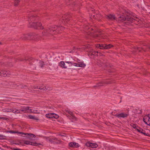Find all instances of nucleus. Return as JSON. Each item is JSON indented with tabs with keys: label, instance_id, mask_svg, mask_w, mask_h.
<instances>
[{
	"label": "nucleus",
	"instance_id": "nucleus-1",
	"mask_svg": "<svg viewBox=\"0 0 150 150\" xmlns=\"http://www.w3.org/2000/svg\"><path fill=\"white\" fill-rule=\"evenodd\" d=\"M64 29L62 26L54 25L50 27L48 29L44 30L42 32V35L49 37L61 33Z\"/></svg>",
	"mask_w": 150,
	"mask_h": 150
},
{
	"label": "nucleus",
	"instance_id": "nucleus-2",
	"mask_svg": "<svg viewBox=\"0 0 150 150\" xmlns=\"http://www.w3.org/2000/svg\"><path fill=\"white\" fill-rule=\"evenodd\" d=\"M39 18L38 17L36 16L30 15L28 17V21L29 22L31 21V23L29 22L30 25H29V27L33 28L35 29H42L43 28V27L42 26V25L40 22H35L33 21H36L38 20Z\"/></svg>",
	"mask_w": 150,
	"mask_h": 150
},
{
	"label": "nucleus",
	"instance_id": "nucleus-3",
	"mask_svg": "<svg viewBox=\"0 0 150 150\" xmlns=\"http://www.w3.org/2000/svg\"><path fill=\"white\" fill-rule=\"evenodd\" d=\"M137 18L132 12L127 11L125 12L124 15H122L118 18V20L120 22L127 21L132 22L133 20H135V18Z\"/></svg>",
	"mask_w": 150,
	"mask_h": 150
},
{
	"label": "nucleus",
	"instance_id": "nucleus-4",
	"mask_svg": "<svg viewBox=\"0 0 150 150\" xmlns=\"http://www.w3.org/2000/svg\"><path fill=\"white\" fill-rule=\"evenodd\" d=\"M20 39L23 40H34L35 38L33 35L31 34H23L20 38Z\"/></svg>",
	"mask_w": 150,
	"mask_h": 150
},
{
	"label": "nucleus",
	"instance_id": "nucleus-5",
	"mask_svg": "<svg viewBox=\"0 0 150 150\" xmlns=\"http://www.w3.org/2000/svg\"><path fill=\"white\" fill-rule=\"evenodd\" d=\"M33 60V59L32 57H25L24 59H23L22 58H18L16 59V62L22 61H25V62L28 61L30 62V64H33L32 63Z\"/></svg>",
	"mask_w": 150,
	"mask_h": 150
},
{
	"label": "nucleus",
	"instance_id": "nucleus-6",
	"mask_svg": "<svg viewBox=\"0 0 150 150\" xmlns=\"http://www.w3.org/2000/svg\"><path fill=\"white\" fill-rule=\"evenodd\" d=\"M70 16L69 15H64L62 16V22L64 23H68L70 19L69 18Z\"/></svg>",
	"mask_w": 150,
	"mask_h": 150
},
{
	"label": "nucleus",
	"instance_id": "nucleus-7",
	"mask_svg": "<svg viewBox=\"0 0 150 150\" xmlns=\"http://www.w3.org/2000/svg\"><path fill=\"white\" fill-rule=\"evenodd\" d=\"M129 115V114L128 113L121 112L119 114H116L115 115V116L118 118H125L127 117Z\"/></svg>",
	"mask_w": 150,
	"mask_h": 150
},
{
	"label": "nucleus",
	"instance_id": "nucleus-8",
	"mask_svg": "<svg viewBox=\"0 0 150 150\" xmlns=\"http://www.w3.org/2000/svg\"><path fill=\"white\" fill-rule=\"evenodd\" d=\"M86 145L92 148H96L98 146V145L97 144L91 143L90 142H87L86 144Z\"/></svg>",
	"mask_w": 150,
	"mask_h": 150
},
{
	"label": "nucleus",
	"instance_id": "nucleus-9",
	"mask_svg": "<svg viewBox=\"0 0 150 150\" xmlns=\"http://www.w3.org/2000/svg\"><path fill=\"white\" fill-rule=\"evenodd\" d=\"M47 139L50 142H55L57 143H60V140H58L55 137H54L52 138H50L47 137Z\"/></svg>",
	"mask_w": 150,
	"mask_h": 150
},
{
	"label": "nucleus",
	"instance_id": "nucleus-10",
	"mask_svg": "<svg viewBox=\"0 0 150 150\" xmlns=\"http://www.w3.org/2000/svg\"><path fill=\"white\" fill-rule=\"evenodd\" d=\"M21 135V136H22L23 135H26V137L27 138H29V139H31V138H29L30 137H35V135L32 134H28L27 133H25L23 132H20L19 133Z\"/></svg>",
	"mask_w": 150,
	"mask_h": 150
},
{
	"label": "nucleus",
	"instance_id": "nucleus-11",
	"mask_svg": "<svg viewBox=\"0 0 150 150\" xmlns=\"http://www.w3.org/2000/svg\"><path fill=\"white\" fill-rule=\"evenodd\" d=\"M116 18L114 15L111 14H109L107 16V18L109 20L113 21L116 20Z\"/></svg>",
	"mask_w": 150,
	"mask_h": 150
},
{
	"label": "nucleus",
	"instance_id": "nucleus-12",
	"mask_svg": "<svg viewBox=\"0 0 150 150\" xmlns=\"http://www.w3.org/2000/svg\"><path fill=\"white\" fill-rule=\"evenodd\" d=\"M9 73L8 71H7L4 70H1L0 71V75L1 76L6 77L9 75Z\"/></svg>",
	"mask_w": 150,
	"mask_h": 150
},
{
	"label": "nucleus",
	"instance_id": "nucleus-13",
	"mask_svg": "<svg viewBox=\"0 0 150 150\" xmlns=\"http://www.w3.org/2000/svg\"><path fill=\"white\" fill-rule=\"evenodd\" d=\"M70 147H79V144L75 142H71L69 144Z\"/></svg>",
	"mask_w": 150,
	"mask_h": 150
},
{
	"label": "nucleus",
	"instance_id": "nucleus-14",
	"mask_svg": "<svg viewBox=\"0 0 150 150\" xmlns=\"http://www.w3.org/2000/svg\"><path fill=\"white\" fill-rule=\"evenodd\" d=\"M24 144L27 145L30 144L33 146L35 145L36 146H38V144H37L35 142L33 143L28 141H25Z\"/></svg>",
	"mask_w": 150,
	"mask_h": 150
},
{
	"label": "nucleus",
	"instance_id": "nucleus-15",
	"mask_svg": "<svg viewBox=\"0 0 150 150\" xmlns=\"http://www.w3.org/2000/svg\"><path fill=\"white\" fill-rule=\"evenodd\" d=\"M149 49L150 50V47H149L148 48L146 49H145V48L144 47H136V50H138L139 52L141 51V50H143L145 52H146L148 51Z\"/></svg>",
	"mask_w": 150,
	"mask_h": 150
},
{
	"label": "nucleus",
	"instance_id": "nucleus-16",
	"mask_svg": "<svg viewBox=\"0 0 150 150\" xmlns=\"http://www.w3.org/2000/svg\"><path fill=\"white\" fill-rule=\"evenodd\" d=\"M21 110L25 112L26 111L31 112V110L29 109V107L28 106H24L22 108Z\"/></svg>",
	"mask_w": 150,
	"mask_h": 150
},
{
	"label": "nucleus",
	"instance_id": "nucleus-17",
	"mask_svg": "<svg viewBox=\"0 0 150 150\" xmlns=\"http://www.w3.org/2000/svg\"><path fill=\"white\" fill-rule=\"evenodd\" d=\"M98 52L93 51L89 52L88 53V55L89 56H97L98 54Z\"/></svg>",
	"mask_w": 150,
	"mask_h": 150
},
{
	"label": "nucleus",
	"instance_id": "nucleus-18",
	"mask_svg": "<svg viewBox=\"0 0 150 150\" xmlns=\"http://www.w3.org/2000/svg\"><path fill=\"white\" fill-rule=\"evenodd\" d=\"M59 65L62 68H66L67 67L65 66V64L64 61H61L59 64Z\"/></svg>",
	"mask_w": 150,
	"mask_h": 150
},
{
	"label": "nucleus",
	"instance_id": "nucleus-19",
	"mask_svg": "<svg viewBox=\"0 0 150 150\" xmlns=\"http://www.w3.org/2000/svg\"><path fill=\"white\" fill-rule=\"evenodd\" d=\"M106 81H101L100 82L98 83V84H97L96 85L94 86V87H99L101 86H103V84L105 83V84Z\"/></svg>",
	"mask_w": 150,
	"mask_h": 150
},
{
	"label": "nucleus",
	"instance_id": "nucleus-20",
	"mask_svg": "<svg viewBox=\"0 0 150 150\" xmlns=\"http://www.w3.org/2000/svg\"><path fill=\"white\" fill-rule=\"evenodd\" d=\"M74 66L78 67H83L86 66V64L84 63H81V64L74 63Z\"/></svg>",
	"mask_w": 150,
	"mask_h": 150
},
{
	"label": "nucleus",
	"instance_id": "nucleus-21",
	"mask_svg": "<svg viewBox=\"0 0 150 150\" xmlns=\"http://www.w3.org/2000/svg\"><path fill=\"white\" fill-rule=\"evenodd\" d=\"M53 115V113H50L46 114V116L47 117L52 118H53V117H54Z\"/></svg>",
	"mask_w": 150,
	"mask_h": 150
},
{
	"label": "nucleus",
	"instance_id": "nucleus-22",
	"mask_svg": "<svg viewBox=\"0 0 150 150\" xmlns=\"http://www.w3.org/2000/svg\"><path fill=\"white\" fill-rule=\"evenodd\" d=\"M69 117L70 119L72 120V122L76 120V118L73 115V114L71 115V116H70Z\"/></svg>",
	"mask_w": 150,
	"mask_h": 150
},
{
	"label": "nucleus",
	"instance_id": "nucleus-23",
	"mask_svg": "<svg viewBox=\"0 0 150 150\" xmlns=\"http://www.w3.org/2000/svg\"><path fill=\"white\" fill-rule=\"evenodd\" d=\"M105 49H109L113 46V45H111V44H109L108 45L105 44Z\"/></svg>",
	"mask_w": 150,
	"mask_h": 150
},
{
	"label": "nucleus",
	"instance_id": "nucleus-24",
	"mask_svg": "<svg viewBox=\"0 0 150 150\" xmlns=\"http://www.w3.org/2000/svg\"><path fill=\"white\" fill-rule=\"evenodd\" d=\"M3 110L4 112H13V110L9 109H3Z\"/></svg>",
	"mask_w": 150,
	"mask_h": 150
},
{
	"label": "nucleus",
	"instance_id": "nucleus-25",
	"mask_svg": "<svg viewBox=\"0 0 150 150\" xmlns=\"http://www.w3.org/2000/svg\"><path fill=\"white\" fill-rule=\"evenodd\" d=\"M29 118L30 119H33L36 120H38V119L37 118L32 115H29Z\"/></svg>",
	"mask_w": 150,
	"mask_h": 150
},
{
	"label": "nucleus",
	"instance_id": "nucleus-26",
	"mask_svg": "<svg viewBox=\"0 0 150 150\" xmlns=\"http://www.w3.org/2000/svg\"><path fill=\"white\" fill-rule=\"evenodd\" d=\"M147 121L146 122H145V124L148 125L150 126V117H147Z\"/></svg>",
	"mask_w": 150,
	"mask_h": 150
},
{
	"label": "nucleus",
	"instance_id": "nucleus-27",
	"mask_svg": "<svg viewBox=\"0 0 150 150\" xmlns=\"http://www.w3.org/2000/svg\"><path fill=\"white\" fill-rule=\"evenodd\" d=\"M20 0H14V5L15 6H17L20 2Z\"/></svg>",
	"mask_w": 150,
	"mask_h": 150
},
{
	"label": "nucleus",
	"instance_id": "nucleus-28",
	"mask_svg": "<svg viewBox=\"0 0 150 150\" xmlns=\"http://www.w3.org/2000/svg\"><path fill=\"white\" fill-rule=\"evenodd\" d=\"M136 129L139 132H142L144 131V130L142 129L139 128V127H137L136 128Z\"/></svg>",
	"mask_w": 150,
	"mask_h": 150
},
{
	"label": "nucleus",
	"instance_id": "nucleus-29",
	"mask_svg": "<svg viewBox=\"0 0 150 150\" xmlns=\"http://www.w3.org/2000/svg\"><path fill=\"white\" fill-rule=\"evenodd\" d=\"M39 66L41 67H42L45 65L44 62L43 61H40L39 63Z\"/></svg>",
	"mask_w": 150,
	"mask_h": 150
},
{
	"label": "nucleus",
	"instance_id": "nucleus-30",
	"mask_svg": "<svg viewBox=\"0 0 150 150\" xmlns=\"http://www.w3.org/2000/svg\"><path fill=\"white\" fill-rule=\"evenodd\" d=\"M114 83L112 80H108L106 81L105 84H110Z\"/></svg>",
	"mask_w": 150,
	"mask_h": 150
},
{
	"label": "nucleus",
	"instance_id": "nucleus-31",
	"mask_svg": "<svg viewBox=\"0 0 150 150\" xmlns=\"http://www.w3.org/2000/svg\"><path fill=\"white\" fill-rule=\"evenodd\" d=\"M40 90H47L48 88H47L45 86L43 87L40 86L38 88Z\"/></svg>",
	"mask_w": 150,
	"mask_h": 150
},
{
	"label": "nucleus",
	"instance_id": "nucleus-32",
	"mask_svg": "<svg viewBox=\"0 0 150 150\" xmlns=\"http://www.w3.org/2000/svg\"><path fill=\"white\" fill-rule=\"evenodd\" d=\"M105 45L104 44H100V49H105Z\"/></svg>",
	"mask_w": 150,
	"mask_h": 150
},
{
	"label": "nucleus",
	"instance_id": "nucleus-33",
	"mask_svg": "<svg viewBox=\"0 0 150 150\" xmlns=\"http://www.w3.org/2000/svg\"><path fill=\"white\" fill-rule=\"evenodd\" d=\"M8 132H9L10 133H18V134H19V133L20 132H17V131H12V130H10V131H9Z\"/></svg>",
	"mask_w": 150,
	"mask_h": 150
},
{
	"label": "nucleus",
	"instance_id": "nucleus-34",
	"mask_svg": "<svg viewBox=\"0 0 150 150\" xmlns=\"http://www.w3.org/2000/svg\"><path fill=\"white\" fill-rule=\"evenodd\" d=\"M53 116L54 117H53V118H58L59 116L57 115L54 113H53Z\"/></svg>",
	"mask_w": 150,
	"mask_h": 150
},
{
	"label": "nucleus",
	"instance_id": "nucleus-35",
	"mask_svg": "<svg viewBox=\"0 0 150 150\" xmlns=\"http://www.w3.org/2000/svg\"><path fill=\"white\" fill-rule=\"evenodd\" d=\"M66 63H67L69 64H70V66H71L73 65V64L72 62H70V61H66L65 62Z\"/></svg>",
	"mask_w": 150,
	"mask_h": 150
},
{
	"label": "nucleus",
	"instance_id": "nucleus-36",
	"mask_svg": "<svg viewBox=\"0 0 150 150\" xmlns=\"http://www.w3.org/2000/svg\"><path fill=\"white\" fill-rule=\"evenodd\" d=\"M147 118V117H146V116H145L143 118V120L144 121V122H145H145H146V121L147 120V119L146 118Z\"/></svg>",
	"mask_w": 150,
	"mask_h": 150
},
{
	"label": "nucleus",
	"instance_id": "nucleus-37",
	"mask_svg": "<svg viewBox=\"0 0 150 150\" xmlns=\"http://www.w3.org/2000/svg\"><path fill=\"white\" fill-rule=\"evenodd\" d=\"M67 112H68L69 114L71 115L73 114V112L69 110H67L66 111Z\"/></svg>",
	"mask_w": 150,
	"mask_h": 150
},
{
	"label": "nucleus",
	"instance_id": "nucleus-38",
	"mask_svg": "<svg viewBox=\"0 0 150 150\" xmlns=\"http://www.w3.org/2000/svg\"><path fill=\"white\" fill-rule=\"evenodd\" d=\"M74 9L76 10L77 9V8H78L79 6L77 5H75V4H74Z\"/></svg>",
	"mask_w": 150,
	"mask_h": 150
},
{
	"label": "nucleus",
	"instance_id": "nucleus-39",
	"mask_svg": "<svg viewBox=\"0 0 150 150\" xmlns=\"http://www.w3.org/2000/svg\"><path fill=\"white\" fill-rule=\"evenodd\" d=\"M19 85H18L17 84H14L12 85V87H17L19 86Z\"/></svg>",
	"mask_w": 150,
	"mask_h": 150
},
{
	"label": "nucleus",
	"instance_id": "nucleus-40",
	"mask_svg": "<svg viewBox=\"0 0 150 150\" xmlns=\"http://www.w3.org/2000/svg\"><path fill=\"white\" fill-rule=\"evenodd\" d=\"M25 87H26V85H23V84H21V88H24Z\"/></svg>",
	"mask_w": 150,
	"mask_h": 150
},
{
	"label": "nucleus",
	"instance_id": "nucleus-41",
	"mask_svg": "<svg viewBox=\"0 0 150 150\" xmlns=\"http://www.w3.org/2000/svg\"><path fill=\"white\" fill-rule=\"evenodd\" d=\"M96 47L97 48H100V44H97L96 45Z\"/></svg>",
	"mask_w": 150,
	"mask_h": 150
},
{
	"label": "nucleus",
	"instance_id": "nucleus-42",
	"mask_svg": "<svg viewBox=\"0 0 150 150\" xmlns=\"http://www.w3.org/2000/svg\"><path fill=\"white\" fill-rule=\"evenodd\" d=\"M145 131L144 130V131L142 132H141L142 133H143V134L145 135L146 136H148V135L147 134H146V133L145 132Z\"/></svg>",
	"mask_w": 150,
	"mask_h": 150
},
{
	"label": "nucleus",
	"instance_id": "nucleus-43",
	"mask_svg": "<svg viewBox=\"0 0 150 150\" xmlns=\"http://www.w3.org/2000/svg\"><path fill=\"white\" fill-rule=\"evenodd\" d=\"M38 88V86H34L32 88H34L35 89Z\"/></svg>",
	"mask_w": 150,
	"mask_h": 150
},
{
	"label": "nucleus",
	"instance_id": "nucleus-44",
	"mask_svg": "<svg viewBox=\"0 0 150 150\" xmlns=\"http://www.w3.org/2000/svg\"><path fill=\"white\" fill-rule=\"evenodd\" d=\"M133 128H135V129H136V128H137V127H136V125H133Z\"/></svg>",
	"mask_w": 150,
	"mask_h": 150
},
{
	"label": "nucleus",
	"instance_id": "nucleus-45",
	"mask_svg": "<svg viewBox=\"0 0 150 150\" xmlns=\"http://www.w3.org/2000/svg\"><path fill=\"white\" fill-rule=\"evenodd\" d=\"M4 119V117H0V119Z\"/></svg>",
	"mask_w": 150,
	"mask_h": 150
},
{
	"label": "nucleus",
	"instance_id": "nucleus-46",
	"mask_svg": "<svg viewBox=\"0 0 150 150\" xmlns=\"http://www.w3.org/2000/svg\"><path fill=\"white\" fill-rule=\"evenodd\" d=\"M105 65V64H104V63H103V62H102V64H101V65H102V66H103V65Z\"/></svg>",
	"mask_w": 150,
	"mask_h": 150
},
{
	"label": "nucleus",
	"instance_id": "nucleus-47",
	"mask_svg": "<svg viewBox=\"0 0 150 150\" xmlns=\"http://www.w3.org/2000/svg\"><path fill=\"white\" fill-rule=\"evenodd\" d=\"M149 114H148L146 117H149Z\"/></svg>",
	"mask_w": 150,
	"mask_h": 150
},
{
	"label": "nucleus",
	"instance_id": "nucleus-48",
	"mask_svg": "<svg viewBox=\"0 0 150 150\" xmlns=\"http://www.w3.org/2000/svg\"><path fill=\"white\" fill-rule=\"evenodd\" d=\"M14 150H21V149H15Z\"/></svg>",
	"mask_w": 150,
	"mask_h": 150
},
{
	"label": "nucleus",
	"instance_id": "nucleus-49",
	"mask_svg": "<svg viewBox=\"0 0 150 150\" xmlns=\"http://www.w3.org/2000/svg\"><path fill=\"white\" fill-rule=\"evenodd\" d=\"M99 55H100V56H101V54L100 53H99Z\"/></svg>",
	"mask_w": 150,
	"mask_h": 150
},
{
	"label": "nucleus",
	"instance_id": "nucleus-50",
	"mask_svg": "<svg viewBox=\"0 0 150 150\" xmlns=\"http://www.w3.org/2000/svg\"><path fill=\"white\" fill-rule=\"evenodd\" d=\"M93 17H94V18H96V17H95V15H93Z\"/></svg>",
	"mask_w": 150,
	"mask_h": 150
},
{
	"label": "nucleus",
	"instance_id": "nucleus-51",
	"mask_svg": "<svg viewBox=\"0 0 150 150\" xmlns=\"http://www.w3.org/2000/svg\"><path fill=\"white\" fill-rule=\"evenodd\" d=\"M74 49H73V50H74V49H75V47H74Z\"/></svg>",
	"mask_w": 150,
	"mask_h": 150
},
{
	"label": "nucleus",
	"instance_id": "nucleus-52",
	"mask_svg": "<svg viewBox=\"0 0 150 150\" xmlns=\"http://www.w3.org/2000/svg\"><path fill=\"white\" fill-rule=\"evenodd\" d=\"M0 44H1V43L0 42Z\"/></svg>",
	"mask_w": 150,
	"mask_h": 150
},
{
	"label": "nucleus",
	"instance_id": "nucleus-53",
	"mask_svg": "<svg viewBox=\"0 0 150 150\" xmlns=\"http://www.w3.org/2000/svg\"><path fill=\"white\" fill-rule=\"evenodd\" d=\"M0 103H2V102H0Z\"/></svg>",
	"mask_w": 150,
	"mask_h": 150
}]
</instances>
